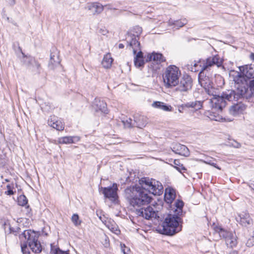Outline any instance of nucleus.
I'll use <instances>...</instances> for the list:
<instances>
[{
  "label": "nucleus",
  "instance_id": "1",
  "mask_svg": "<svg viewBox=\"0 0 254 254\" xmlns=\"http://www.w3.org/2000/svg\"><path fill=\"white\" fill-rule=\"evenodd\" d=\"M139 185L127 188L125 190V197L134 207H140L150 202L151 198L148 192L160 195L163 192L161 183L153 179L142 178L139 180Z\"/></svg>",
  "mask_w": 254,
  "mask_h": 254
},
{
  "label": "nucleus",
  "instance_id": "2",
  "mask_svg": "<svg viewBox=\"0 0 254 254\" xmlns=\"http://www.w3.org/2000/svg\"><path fill=\"white\" fill-rule=\"evenodd\" d=\"M254 95V79L250 81L249 85L238 86L237 90H228L223 93L222 97L214 98L211 103L215 108L221 109L226 105V100L229 102L237 101L241 98H251Z\"/></svg>",
  "mask_w": 254,
  "mask_h": 254
},
{
  "label": "nucleus",
  "instance_id": "3",
  "mask_svg": "<svg viewBox=\"0 0 254 254\" xmlns=\"http://www.w3.org/2000/svg\"><path fill=\"white\" fill-rule=\"evenodd\" d=\"M181 219L176 214H169L160 227L163 234L173 236L182 230Z\"/></svg>",
  "mask_w": 254,
  "mask_h": 254
},
{
  "label": "nucleus",
  "instance_id": "4",
  "mask_svg": "<svg viewBox=\"0 0 254 254\" xmlns=\"http://www.w3.org/2000/svg\"><path fill=\"white\" fill-rule=\"evenodd\" d=\"M198 81L200 85L204 89L205 92L210 96H212L213 97L209 100V104L212 109L214 110L216 112L222 111L223 108L221 109H217L214 107H213L211 101L214 98H217L218 97H222L221 96L217 95L218 89L214 86V84L212 80L208 76H203V72L200 71L198 75Z\"/></svg>",
  "mask_w": 254,
  "mask_h": 254
},
{
  "label": "nucleus",
  "instance_id": "5",
  "mask_svg": "<svg viewBox=\"0 0 254 254\" xmlns=\"http://www.w3.org/2000/svg\"><path fill=\"white\" fill-rule=\"evenodd\" d=\"M181 72L179 68L172 65L166 68L163 74V81L166 88H173L178 83Z\"/></svg>",
  "mask_w": 254,
  "mask_h": 254
},
{
  "label": "nucleus",
  "instance_id": "6",
  "mask_svg": "<svg viewBox=\"0 0 254 254\" xmlns=\"http://www.w3.org/2000/svg\"><path fill=\"white\" fill-rule=\"evenodd\" d=\"M38 238L35 232L31 230H25L19 235L21 241L26 242L32 251L37 254L42 251V247L40 243L38 241Z\"/></svg>",
  "mask_w": 254,
  "mask_h": 254
},
{
  "label": "nucleus",
  "instance_id": "7",
  "mask_svg": "<svg viewBox=\"0 0 254 254\" xmlns=\"http://www.w3.org/2000/svg\"><path fill=\"white\" fill-rule=\"evenodd\" d=\"M214 230L219 234L220 238L224 239L228 247L233 248L237 246L238 242L235 233L228 231L220 226H215Z\"/></svg>",
  "mask_w": 254,
  "mask_h": 254
},
{
  "label": "nucleus",
  "instance_id": "8",
  "mask_svg": "<svg viewBox=\"0 0 254 254\" xmlns=\"http://www.w3.org/2000/svg\"><path fill=\"white\" fill-rule=\"evenodd\" d=\"M20 51L22 55V62L24 66L27 69L35 73L40 74L42 70L40 64L35 59V58L25 55L20 48Z\"/></svg>",
  "mask_w": 254,
  "mask_h": 254
},
{
  "label": "nucleus",
  "instance_id": "9",
  "mask_svg": "<svg viewBox=\"0 0 254 254\" xmlns=\"http://www.w3.org/2000/svg\"><path fill=\"white\" fill-rule=\"evenodd\" d=\"M192 85V80L189 75L184 76L176 84L175 90L180 92H186L190 90Z\"/></svg>",
  "mask_w": 254,
  "mask_h": 254
},
{
  "label": "nucleus",
  "instance_id": "10",
  "mask_svg": "<svg viewBox=\"0 0 254 254\" xmlns=\"http://www.w3.org/2000/svg\"><path fill=\"white\" fill-rule=\"evenodd\" d=\"M158 212L153 207L150 206L136 210V214L137 215L142 216L147 220L159 218Z\"/></svg>",
  "mask_w": 254,
  "mask_h": 254
},
{
  "label": "nucleus",
  "instance_id": "11",
  "mask_svg": "<svg viewBox=\"0 0 254 254\" xmlns=\"http://www.w3.org/2000/svg\"><path fill=\"white\" fill-rule=\"evenodd\" d=\"M221 64V61L218 56H214L208 58L206 61H203V63L200 64L201 72L204 71H208L210 68L216 65L218 67L220 66Z\"/></svg>",
  "mask_w": 254,
  "mask_h": 254
},
{
  "label": "nucleus",
  "instance_id": "12",
  "mask_svg": "<svg viewBox=\"0 0 254 254\" xmlns=\"http://www.w3.org/2000/svg\"><path fill=\"white\" fill-rule=\"evenodd\" d=\"M101 189L105 197L109 199L113 202H115L118 199L117 190L118 188L117 184H113L112 187L101 188Z\"/></svg>",
  "mask_w": 254,
  "mask_h": 254
},
{
  "label": "nucleus",
  "instance_id": "13",
  "mask_svg": "<svg viewBox=\"0 0 254 254\" xmlns=\"http://www.w3.org/2000/svg\"><path fill=\"white\" fill-rule=\"evenodd\" d=\"M104 6L101 3L97 2L87 3L85 8L93 15H98L104 10Z\"/></svg>",
  "mask_w": 254,
  "mask_h": 254
},
{
  "label": "nucleus",
  "instance_id": "14",
  "mask_svg": "<svg viewBox=\"0 0 254 254\" xmlns=\"http://www.w3.org/2000/svg\"><path fill=\"white\" fill-rule=\"evenodd\" d=\"M126 39L128 43L127 46L132 49L134 55H135L138 51L140 50V43L138 42L139 38L128 35Z\"/></svg>",
  "mask_w": 254,
  "mask_h": 254
},
{
  "label": "nucleus",
  "instance_id": "15",
  "mask_svg": "<svg viewBox=\"0 0 254 254\" xmlns=\"http://www.w3.org/2000/svg\"><path fill=\"white\" fill-rule=\"evenodd\" d=\"M236 219L238 222L244 227H248L253 223L252 219L247 212H242L240 213Z\"/></svg>",
  "mask_w": 254,
  "mask_h": 254
},
{
  "label": "nucleus",
  "instance_id": "16",
  "mask_svg": "<svg viewBox=\"0 0 254 254\" xmlns=\"http://www.w3.org/2000/svg\"><path fill=\"white\" fill-rule=\"evenodd\" d=\"M48 124L49 126L58 130H63L64 128L63 122L54 115L50 117L48 121Z\"/></svg>",
  "mask_w": 254,
  "mask_h": 254
},
{
  "label": "nucleus",
  "instance_id": "17",
  "mask_svg": "<svg viewBox=\"0 0 254 254\" xmlns=\"http://www.w3.org/2000/svg\"><path fill=\"white\" fill-rule=\"evenodd\" d=\"M172 150L176 154H178L182 156L187 157L190 155V151L188 147L180 143H176L174 144L172 147Z\"/></svg>",
  "mask_w": 254,
  "mask_h": 254
},
{
  "label": "nucleus",
  "instance_id": "18",
  "mask_svg": "<svg viewBox=\"0 0 254 254\" xmlns=\"http://www.w3.org/2000/svg\"><path fill=\"white\" fill-rule=\"evenodd\" d=\"M133 118L134 127H136L143 128L148 124V119L146 116L137 114L134 116Z\"/></svg>",
  "mask_w": 254,
  "mask_h": 254
},
{
  "label": "nucleus",
  "instance_id": "19",
  "mask_svg": "<svg viewBox=\"0 0 254 254\" xmlns=\"http://www.w3.org/2000/svg\"><path fill=\"white\" fill-rule=\"evenodd\" d=\"M242 73L247 78H254V66L252 64L239 67Z\"/></svg>",
  "mask_w": 254,
  "mask_h": 254
},
{
  "label": "nucleus",
  "instance_id": "20",
  "mask_svg": "<svg viewBox=\"0 0 254 254\" xmlns=\"http://www.w3.org/2000/svg\"><path fill=\"white\" fill-rule=\"evenodd\" d=\"M246 109L245 106L241 102L232 106L229 109L230 114L234 116H236L242 114Z\"/></svg>",
  "mask_w": 254,
  "mask_h": 254
},
{
  "label": "nucleus",
  "instance_id": "21",
  "mask_svg": "<svg viewBox=\"0 0 254 254\" xmlns=\"http://www.w3.org/2000/svg\"><path fill=\"white\" fill-rule=\"evenodd\" d=\"M93 106L96 111H100L102 113H107V104L104 101L101 100L99 98H95Z\"/></svg>",
  "mask_w": 254,
  "mask_h": 254
},
{
  "label": "nucleus",
  "instance_id": "22",
  "mask_svg": "<svg viewBox=\"0 0 254 254\" xmlns=\"http://www.w3.org/2000/svg\"><path fill=\"white\" fill-rule=\"evenodd\" d=\"M176 198V190L173 188L168 187L165 189L164 199L168 203H171Z\"/></svg>",
  "mask_w": 254,
  "mask_h": 254
},
{
  "label": "nucleus",
  "instance_id": "23",
  "mask_svg": "<svg viewBox=\"0 0 254 254\" xmlns=\"http://www.w3.org/2000/svg\"><path fill=\"white\" fill-rule=\"evenodd\" d=\"M235 75H233V81L237 85V88L238 86H244L247 85V81L245 79V76L244 75H242L240 72H235Z\"/></svg>",
  "mask_w": 254,
  "mask_h": 254
},
{
  "label": "nucleus",
  "instance_id": "24",
  "mask_svg": "<svg viewBox=\"0 0 254 254\" xmlns=\"http://www.w3.org/2000/svg\"><path fill=\"white\" fill-rule=\"evenodd\" d=\"M152 106L155 108L159 109L166 112L172 111L173 107L171 105H167L164 102L155 101L152 104Z\"/></svg>",
  "mask_w": 254,
  "mask_h": 254
},
{
  "label": "nucleus",
  "instance_id": "25",
  "mask_svg": "<svg viewBox=\"0 0 254 254\" xmlns=\"http://www.w3.org/2000/svg\"><path fill=\"white\" fill-rule=\"evenodd\" d=\"M80 140V137L77 136H64L61 137L59 139L60 143L68 144L75 143Z\"/></svg>",
  "mask_w": 254,
  "mask_h": 254
},
{
  "label": "nucleus",
  "instance_id": "26",
  "mask_svg": "<svg viewBox=\"0 0 254 254\" xmlns=\"http://www.w3.org/2000/svg\"><path fill=\"white\" fill-rule=\"evenodd\" d=\"M149 61H154L157 64L165 61L163 55L160 53H152L148 56Z\"/></svg>",
  "mask_w": 254,
  "mask_h": 254
},
{
  "label": "nucleus",
  "instance_id": "27",
  "mask_svg": "<svg viewBox=\"0 0 254 254\" xmlns=\"http://www.w3.org/2000/svg\"><path fill=\"white\" fill-rule=\"evenodd\" d=\"M134 63L136 67H141L144 65L143 53L141 51H139L134 57Z\"/></svg>",
  "mask_w": 254,
  "mask_h": 254
},
{
  "label": "nucleus",
  "instance_id": "28",
  "mask_svg": "<svg viewBox=\"0 0 254 254\" xmlns=\"http://www.w3.org/2000/svg\"><path fill=\"white\" fill-rule=\"evenodd\" d=\"M60 62L57 54H51L50 60L49 63L50 68L53 69L55 66L60 64Z\"/></svg>",
  "mask_w": 254,
  "mask_h": 254
},
{
  "label": "nucleus",
  "instance_id": "29",
  "mask_svg": "<svg viewBox=\"0 0 254 254\" xmlns=\"http://www.w3.org/2000/svg\"><path fill=\"white\" fill-rule=\"evenodd\" d=\"M113 61V59L111 57V54L108 53L104 57L102 64L105 68H108L111 67Z\"/></svg>",
  "mask_w": 254,
  "mask_h": 254
},
{
  "label": "nucleus",
  "instance_id": "30",
  "mask_svg": "<svg viewBox=\"0 0 254 254\" xmlns=\"http://www.w3.org/2000/svg\"><path fill=\"white\" fill-rule=\"evenodd\" d=\"M187 108H191L195 110L200 109L202 107V103L200 101H195L194 102H190L187 103L183 105Z\"/></svg>",
  "mask_w": 254,
  "mask_h": 254
},
{
  "label": "nucleus",
  "instance_id": "31",
  "mask_svg": "<svg viewBox=\"0 0 254 254\" xmlns=\"http://www.w3.org/2000/svg\"><path fill=\"white\" fill-rule=\"evenodd\" d=\"M142 32V28L139 26H135L133 29L131 30L130 33L128 35H132L133 37H135L137 38H139V36Z\"/></svg>",
  "mask_w": 254,
  "mask_h": 254
},
{
  "label": "nucleus",
  "instance_id": "32",
  "mask_svg": "<svg viewBox=\"0 0 254 254\" xmlns=\"http://www.w3.org/2000/svg\"><path fill=\"white\" fill-rule=\"evenodd\" d=\"M52 254H69L68 251H63L59 248H56L53 244L51 245Z\"/></svg>",
  "mask_w": 254,
  "mask_h": 254
},
{
  "label": "nucleus",
  "instance_id": "33",
  "mask_svg": "<svg viewBox=\"0 0 254 254\" xmlns=\"http://www.w3.org/2000/svg\"><path fill=\"white\" fill-rule=\"evenodd\" d=\"M125 128H131L134 127V122L130 118H128L126 120H123L122 121Z\"/></svg>",
  "mask_w": 254,
  "mask_h": 254
},
{
  "label": "nucleus",
  "instance_id": "34",
  "mask_svg": "<svg viewBox=\"0 0 254 254\" xmlns=\"http://www.w3.org/2000/svg\"><path fill=\"white\" fill-rule=\"evenodd\" d=\"M28 202L26 197L24 195H21L18 197V204L21 206L25 205Z\"/></svg>",
  "mask_w": 254,
  "mask_h": 254
},
{
  "label": "nucleus",
  "instance_id": "35",
  "mask_svg": "<svg viewBox=\"0 0 254 254\" xmlns=\"http://www.w3.org/2000/svg\"><path fill=\"white\" fill-rule=\"evenodd\" d=\"M175 205L176 208L179 209L178 210H176L177 211H178V212L177 213V215L179 216V213H182V208L184 206V202L182 200H177L175 202Z\"/></svg>",
  "mask_w": 254,
  "mask_h": 254
},
{
  "label": "nucleus",
  "instance_id": "36",
  "mask_svg": "<svg viewBox=\"0 0 254 254\" xmlns=\"http://www.w3.org/2000/svg\"><path fill=\"white\" fill-rule=\"evenodd\" d=\"M71 221L75 226H79L81 223L79 220V216L77 214H74L71 217Z\"/></svg>",
  "mask_w": 254,
  "mask_h": 254
},
{
  "label": "nucleus",
  "instance_id": "37",
  "mask_svg": "<svg viewBox=\"0 0 254 254\" xmlns=\"http://www.w3.org/2000/svg\"><path fill=\"white\" fill-rule=\"evenodd\" d=\"M21 248L23 254H30V252L27 247V243L26 242H23V244L21 243Z\"/></svg>",
  "mask_w": 254,
  "mask_h": 254
},
{
  "label": "nucleus",
  "instance_id": "38",
  "mask_svg": "<svg viewBox=\"0 0 254 254\" xmlns=\"http://www.w3.org/2000/svg\"><path fill=\"white\" fill-rule=\"evenodd\" d=\"M246 245L248 247H251L254 245V234L253 236L247 240Z\"/></svg>",
  "mask_w": 254,
  "mask_h": 254
},
{
  "label": "nucleus",
  "instance_id": "39",
  "mask_svg": "<svg viewBox=\"0 0 254 254\" xmlns=\"http://www.w3.org/2000/svg\"><path fill=\"white\" fill-rule=\"evenodd\" d=\"M169 23L170 24L174 25L175 26L178 27H181L183 26L186 24L185 22H182V21H179V20L175 21H174V22H173L172 23L170 21Z\"/></svg>",
  "mask_w": 254,
  "mask_h": 254
},
{
  "label": "nucleus",
  "instance_id": "40",
  "mask_svg": "<svg viewBox=\"0 0 254 254\" xmlns=\"http://www.w3.org/2000/svg\"><path fill=\"white\" fill-rule=\"evenodd\" d=\"M6 164V159L0 156V168L4 167Z\"/></svg>",
  "mask_w": 254,
  "mask_h": 254
},
{
  "label": "nucleus",
  "instance_id": "41",
  "mask_svg": "<svg viewBox=\"0 0 254 254\" xmlns=\"http://www.w3.org/2000/svg\"><path fill=\"white\" fill-rule=\"evenodd\" d=\"M213 159L212 158H211V157H209V158H207L206 160H202V159H200L199 160V161L201 162H202V163H204L205 164H209L210 165L211 164V163L212 161V160Z\"/></svg>",
  "mask_w": 254,
  "mask_h": 254
},
{
  "label": "nucleus",
  "instance_id": "42",
  "mask_svg": "<svg viewBox=\"0 0 254 254\" xmlns=\"http://www.w3.org/2000/svg\"><path fill=\"white\" fill-rule=\"evenodd\" d=\"M7 188L8 189V190L5 192V193L7 195H12L14 193L13 191L11 189V187L9 185H8L7 186Z\"/></svg>",
  "mask_w": 254,
  "mask_h": 254
},
{
  "label": "nucleus",
  "instance_id": "43",
  "mask_svg": "<svg viewBox=\"0 0 254 254\" xmlns=\"http://www.w3.org/2000/svg\"><path fill=\"white\" fill-rule=\"evenodd\" d=\"M198 66L200 67V65H199L198 64L196 63H194L193 67H191V70L192 71L196 72V71H198Z\"/></svg>",
  "mask_w": 254,
  "mask_h": 254
},
{
  "label": "nucleus",
  "instance_id": "44",
  "mask_svg": "<svg viewBox=\"0 0 254 254\" xmlns=\"http://www.w3.org/2000/svg\"><path fill=\"white\" fill-rule=\"evenodd\" d=\"M232 145L234 147H235V148H240L241 146V145L240 143L237 142V141H234V143H233L232 144Z\"/></svg>",
  "mask_w": 254,
  "mask_h": 254
},
{
  "label": "nucleus",
  "instance_id": "45",
  "mask_svg": "<svg viewBox=\"0 0 254 254\" xmlns=\"http://www.w3.org/2000/svg\"><path fill=\"white\" fill-rule=\"evenodd\" d=\"M100 33H101L103 35H106L108 33V31L106 29H102L100 30Z\"/></svg>",
  "mask_w": 254,
  "mask_h": 254
},
{
  "label": "nucleus",
  "instance_id": "46",
  "mask_svg": "<svg viewBox=\"0 0 254 254\" xmlns=\"http://www.w3.org/2000/svg\"><path fill=\"white\" fill-rule=\"evenodd\" d=\"M104 7H106L107 8V9H109V10H111V9H116L115 8H113L112 7V6L110 4H108V5H105V6H104Z\"/></svg>",
  "mask_w": 254,
  "mask_h": 254
},
{
  "label": "nucleus",
  "instance_id": "47",
  "mask_svg": "<svg viewBox=\"0 0 254 254\" xmlns=\"http://www.w3.org/2000/svg\"><path fill=\"white\" fill-rule=\"evenodd\" d=\"M210 165H211V166H212L214 167L215 168H216L218 169V170H220V169H221V168H219V167L216 165V163H214V162H212L211 163V164H210Z\"/></svg>",
  "mask_w": 254,
  "mask_h": 254
},
{
  "label": "nucleus",
  "instance_id": "48",
  "mask_svg": "<svg viewBox=\"0 0 254 254\" xmlns=\"http://www.w3.org/2000/svg\"><path fill=\"white\" fill-rule=\"evenodd\" d=\"M250 59L254 62V53H252L250 55Z\"/></svg>",
  "mask_w": 254,
  "mask_h": 254
},
{
  "label": "nucleus",
  "instance_id": "49",
  "mask_svg": "<svg viewBox=\"0 0 254 254\" xmlns=\"http://www.w3.org/2000/svg\"><path fill=\"white\" fill-rule=\"evenodd\" d=\"M119 48L120 49H123V48H124V44H120L119 45Z\"/></svg>",
  "mask_w": 254,
  "mask_h": 254
},
{
  "label": "nucleus",
  "instance_id": "50",
  "mask_svg": "<svg viewBox=\"0 0 254 254\" xmlns=\"http://www.w3.org/2000/svg\"><path fill=\"white\" fill-rule=\"evenodd\" d=\"M250 187L253 190H254V183H252L251 184V185H250Z\"/></svg>",
  "mask_w": 254,
  "mask_h": 254
},
{
  "label": "nucleus",
  "instance_id": "51",
  "mask_svg": "<svg viewBox=\"0 0 254 254\" xmlns=\"http://www.w3.org/2000/svg\"><path fill=\"white\" fill-rule=\"evenodd\" d=\"M229 254H238V253L236 251H233L231 252V253H230Z\"/></svg>",
  "mask_w": 254,
  "mask_h": 254
},
{
  "label": "nucleus",
  "instance_id": "52",
  "mask_svg": "<svg viewBox=\"0 0 254 254\" xmlns=\"http://www.w3.org/2000/svg\"><path fill=\"white\" fill-rule=\"evenodd\" d=\"M11 0H8V3H9V5H10L12 6V5H13L14 4H15V0H14V3L13 4H11V3H10V2H11Z\"/></svg>",
  "mask_w": 254,
  "mask_h": 254
},
{
  "label": "nucleus",
  "instance_id": "53",
  "mask_svg": "<svg viewBox=\"0 0 254 254\" xmlns=\"http://www.w3.org/2000/svg\"><path fill=\"white\" fill-rule=\"evenodd\" d=\"M122 251L124 253V254H126V252L124 249H123V247H122Z\"/></svg>",
  "mask_w": 254,
  "mask_h": 254
},
{
  "label": "nucleus",
  "instance_id": "54",
  "mask_svg": "<svg viewBox=\"0 0 254 254\" xmlns=\"http://www.w3.org/2000/svg\"><path fill=\"white\" fill-rule=\"evenodd\" d=\"M10 3L12 4H13L14 3V0H12Z\"/></svg>",
  "mask_w": 254,
  "mask_h": 254
},
{
  "label": "nucleus",
  "instance_id": "55",
  "mask_svg": "<svg viewBox=\"0 0 254 254\" xmlns=\"http://www.w3.org/2000/svg\"><path fill=\"white\" fill-rule=\"evenodd\" d=\"M10 233H14V232L12 230L11 228H10Z\"/></svg>",
  "mask_w": 254,
  "mask_h": 254
},
{
  "label": "nucleus",
  "instance_id": "56",
  "mask_svg": "<svg viewBox=\"0 0 254 254\" xmlns=\"http://www.w3.org/2000/svg\"><path fill=\"white\" fill-rule=\"evenodd\" d=\"M176 162H178V161L175 160L174 163L175 165H177V163H176Z\"/></svg>",
  "mask_w": 254,
  "mask_h": 254
},
{
  "label": "nucleus",
  "instance_id": "57",
  "mask_svg": "<svg viewBox=\"0 0 254 254\" xmlns=\"http://www.w3.org/2000/svg\"><path fill=\"white\" fill-rule=\"evenodd\" d=\"M178 110L180 113H182V111L180 109H179Z\"/></svg>",
  "mask_w": 254,
  "mask_h": 254
},
{
  "label": "nucleus",
  "instance_id": "58",
  "mask_svg": "<svg viewBox=\"0 0 254 254\" xmlns=\"http://www.w3.org/2000/svg\"><path fill=\"white\" fill-rule=\"evenodd\" d=\"M176 168H177V169L178 170H180V168H178V167H176Z\"/></svg>",
  "mask_w": 254,
  "mask_h": 254
}]
</instances>
